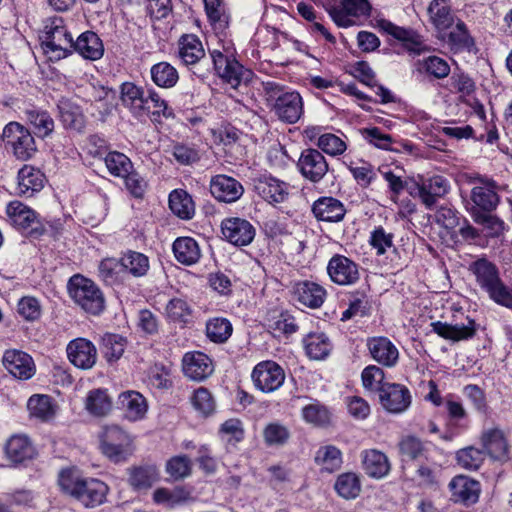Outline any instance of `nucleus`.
Segmentation results:
<instances>
[{
  "label": "nucleus",
  "instance_id": "f257e3e1",
  "mask_svg": "<svg viewBox=\"0 0 512 512\" xmlns=\"http://www.w3.org/2000/svg\"><path fill=\"white\" fill-rule=\"evenodd\" d=\"M58 483L66 494L88 508L104 503L109 491L105 482L92 477H83L77 471L71 469L60 472Z\"/></svg>",
  "mask_w": 512,
  "mask_h": 512
},
{
  "label": "nucleus",
  "instance_id": "f03ea898",
  "mask_svg": "<svg viewBox=\"0 0 512 512\" xmlns=\"http://www.w3.org/2000/svg\"><path fill=\"white\" fill-rule=\"evenodd\" d=\"M469 271L475 276L476 283L485 291L496 304H510L511 294L508 287L500 277L498 267L486 258H479L472 262Z\"/></svg>",
  "mask_w": 512,
  "mask_h": 512
},
{
  "label": "nucleus",
  "instance_id": "7ed1b4c3",
  "mask_svg": "<svg viewBox=\"0 0 512 512\" xmlns=\"http://www.w3.org/2000/svg\"><path fill=\"white\" fill-rule=\"evenodd\" d=\"M99 441L102 454L113 463L127 461L135 451L134 437L117 424L104 426Z\"/></svg>",
  "mask_w": 512,
  "mask_h": 512
},
{
  "label": "nucleus",
  "instance_id": "20e7f679",
  "mask_svg": "<svg viewBox=\"0 0 512 512\" xmlns=\"http://www.w3.org/2000/svg\"><path fill=\"white\" fill-rule=\"evenodd\" d=\"M266 99L271 103L278 118L287 123H296L303 114V101L298 92H284L282 86L268 81L263 84Z\"/></svg>",
  "mask_w": 512,
  "mask_h": 512
},
{
  "label": "nucleus",
  "instance_id": "39448f33",
  "mask_svg": "<svg viewBox=\"0 0 512 512\" xmlns=\"http://www.w3.org/2000/svg\"><path fill=\"white\" fill-rule=\"evenodd\" d=\"M68 292L73 301L92 315L100 314L105 307L103 293L98 286L81 275H74L68 282Z\"/></svg>",
  "mask_w": 512,
  "mask_h": 512
},
{
  "label": "nucleus",
  "instance_id": "423d86ee",
  "mask_svg": "<svg viewBox=\"0 0 512 512\" xmlns=\"http://www.w3.org/2000/svg\"><path fill=\"white\" fill-rule=\"evenodd\" d=\"M73 41L61 18H54L45 25L42 47L51 60H59L72 53Z\"/></svg>",
  "mask_w": 512,
  "mask_h": 512
},
{
  "label": "nucleus",
  "instance_id": "0eeeda50",
  "mask_svg": "<svg viewBox=\"0 0 512 512\" xmlns=\"http://www.w3.org/2000/svg\"><path fill=\"white\" fill-rule=\"evenodd\" d=\"M2 141L5 148L11 149L20 160L32 158L37 150L30 131L18 122H10L4 127Z\"/></svg>",
  "mask_w": 512,
  "mask_h": 512
},
{
  "label": "nucleus",
  "instance_id": "6e6552de",
  "mask_svg": "<svg viewBox=\"0 0 512 512\" xmlns=\"http://www.w3.org/2000/svg\"><path fill=\"white\" fill-rule=\"evenodd\" d=\"M326 11L338 27L348 28L370 15L371 4L368 0H341L339 5L329 6Z\"/></svg>",
  "mask_w": 512,
  "mask_h": 512
},
{
  "label": "nucleus",
  "instance_id": "1a4fd4ad",
  "mask_svg": "<svg viewBox=\"0 0 512 512\" xmlns=\"http://www.w3.org/2000/svg\"><path fill=\"white\" fill-rule=\"evenodd\" d=\"M226 54L214 49L211 51V58L217 74L232 88H237L243 80H247L250 71L245 70L243 66L232 58V53L228 48H224Z\"/></svg>",
  "mask_w": 512,
  "mask_h": 512
},
{
  "label": "nucleus",
  "instance_id": "9d476101",
  "mask_svg": "<svg viewBox=\"0 0 512 512\" xmlns=\"http://www.w3.org/2000/svg\"><path fill=\"white\" fill-rule=\"evenodd\" d=\"M251 378L258 390L264 393H271L283 385L285 372L278 363L267 360L259 362L254 367Z\"/></svg>",
  "mask_w": 512,
  "mask_h": 512
},
{
  "label": "nucleus",
  "instance_id": "9b49d317",
  "mask_svg": "<svg viewBox=\"0 0 512 512\" xmlns=\"http://www.w3.org/2000/svg\"><path fill=\"white\" fill-rule=\"evenodd\" d=\"M223 238L237 247L249 245L255 235V227L246 219L240 217L226 218L221 222Z\"/></svg>",
  "mask_w": 512,
  "mask_h": 512
},
{
  "label": "nucleus",
  "instance_id": "f8f14e48",
  "mask_svg": "<svg viewBox=\"0 0 512 512\" xmlns=\"http://www.w3.org/2000/svg\"><path fill=\"white\" fill-rule=\"evenodd\" d=\"M327 273L332 282L347 286L355 284L360 278L359 265L350 258L335 254L327 264Z\"/></svg>",
  "mask_w": 512,
  "mask_h": 512
},
{
  "label": "nucleus",
  "instance_id": "ddd939ff",
  "mask_svg": "<svg viewBox=\"0 0 512 512\" xmlns=\"http://www.w3.org/2000/svg\"><path fill=\"white\" fill-rule=\"evenodd\" d=\"M5 369L16 379L29 380L36 373L33 358L26 352L18 349H8L2 358Z\"/></svg>",
  "mask_w": 512,
  "mask_h": 512
},
{
  "label": "nucleus",
  "instance_id": "4468645a",
  "mask_svg": "<svg viewBox=\"0 0 512 512\" xmlns=\"http://www.w3.org/2000/svg\"><path fill=\"white\" fill-rule=\"evenodd\" d=\"M209 187L211 195L217 201L224 203H234L244 193V187L237 179L224 174L213 176Z\"/></svg>",
  "mask_w": 512,
  "mask_h": 512
},
{
  "label": "nucleus",
  "instance_id": "2eb2a0df",
  "mask_svg": "<svg viewBox=\"0 0 512 512\" xmlns=\"http://www.w3.org/2000/svg\"><path fill=\"white\" fill-rule=\"evenodd\" d=\"M381 405L391 413H401L411 404L409 390L400 384H383L379 389Z\"/></svg>",
  "mask_w": 512,
  "mask_h": 512
},
{
  "label": "nucleus",
  "instance_id": "dca6fc26",
  "mask_svg": "<svg viewBox=\"0 0 512 512\" xmlns=\"http://www.w3.org/2000/svg\"><path fill=\"white\" fill-rule=\"evenodd\" d=\"M118 407L123 413L124 419L129 422L141 421L148 412L146 398L135 390H127L119 394Z\"/></svg>",
  "mask_w": 512,
  "mask_h": 512
},
{
  "label": "nucleus",
  "instance_id": "f3484780",
  "mask_svg": "<svg viewBox=\"0 0 512 512\" xmlns=\"http://www.w3.org/2000/svg\"><path fill=\"white\" fill-rule=\"evenodd\" d=\"M298 168L306 179L319 182L328 171V163L321 152L316 149H306L298 160Z\"/></svg>",
  "mask_w": 512,
  "mask_h": 512
},
{
  "label": "nucleus",
  "instance_id": "a211bd4d",
  "mask_svg": "<svg viewBox=\"0 0 512 512\" xmlns=\"http://www.w3.org/2000/svg\"><path fill=\"white\" fill-rule=\"evenodd\" d=\"M184 375L194 381H203L214 371L212 360L199 351L188 352L183 356Z\"/></svg>",
  "mask_w": 512,
  "mask_h": 512
},
{
  "label": "nucleus",
  "instance_id": "6ab92c4d",
  "mask_svg": "<svg viewBox=\"0 0 512 512\" xmlns=\"http://www.w3.org/2000/svg\"><path fill=\"white\" fill-rule=\"evenodd\" d=\"M66 350L70 362L78 368L90 369L96 363V347L85 338H77L70 341Z\"/></svg>",
  "mask_w": 512,
  "mask_h": 512
},
{
  "label": "nucleus",
  "instance_id": "aec40b11",
  "mask_svg": "<svg viewBox=\"0 0 512 512\" xmlns=\"http://www.w3.org/2000/svg\"><path fill=\"white\" fill-rule=\"evenodd\" d=\"M326 290L313 281H299L293 285L294 298L308 308H319L326 298Z\"/></svg>",
  "mask_w": 512,
  "mask_h": 512
},
{
  "label": "nucleus",
  "instance_id": "412c9836",
  "mask_svg": "<svg viewBox=\"0 0 512 512\" xmlns=\"http://www.w3.org/2000/svg\"><path fill=\"white\" fill-rule=\"evenodd\" d=\"M45 175L34 166L24 165L17 174V194L32 197L42 190L45 183Z\"/></svg>",
  "mask_w": 512,
  "mask_h": 512
},
{
  "label": "nucleus",
  "instance_id": "4be33fe9",
  "mask_svg": "<svg viewBox=\"0 0 512 512\" xmlns=\"http://www.w3.org/2000/svg\"><path fill=\"white\" fill-rule=\"evenodd\" d=\"M481 443L491 458L499 461L508 460L509 445L500 428L485 429L481 435Z\"/></svg>",
  "mask_w": 512,
  "mask_h": 512
},
{
  "label": "nucleus",
  "instance_id": "5701e85b",
  "mask_svg": "<svg viewBox=\"0 0 512 512\" xmlns=\"http://www.w3.org/2000/svg\"><path fill=\"white\" fill-rule=\"evenodd\" d=\"M312 212L317 220L340 222L346 214V209L344 204L334 197H320L313 203Z\"/></svg>",
  "mask_w": 512,
  "mask_h": 512
},
{
  "label": "nucleus",
  "instance_id": "b1692460",
  "mask_svg": "<svg viewBox=\"0 0 512 512\" xmlns=\"http://www.w3.org/2000/svg\"><path fill=\"white\" fill-rule=\"evenodd\" d=\"M146 95L144 88L132 82H125L120 87L122 105L129 110L136 119L144 118L143 102Z\"/></svg>",
  "mask_w": 512,
  "mask_h": 512
},
{
  "label": "nucleus",
  "instance_id": "393cba45",
  "mask_svg": "<svg viewBox=\"0 0 512 512\" xmlns=\"http://www.w3.org/2000/svg\"><path fill=\"white\" fill-rule=\"evenodd\" d=\"M127 474L128 483L135 491H146L159 480V470L152 464L129 467Z\"/></svg>",
  "mask_w": 512,
  "mask_h": 512
},
{
  "label": "nucleus",
  "instance_id": "a878e982",
  "mask_svg": "<svg viewBox=\"0 0 512 512\" xmlns=\"http://www.w3.org/2000/svg\"><path fill=\"white\" fill-rule=\"evenodd\" d=\"M27 410L31 418L49 422L55 418L58 406L49 395L33 394L27 401Z\"/></svg>",
  "mask_w": 512,
  "mask_h": 512
},
{
  "label": "nucleus",
  "instance_id": "bb28decb",
  "mask_svg": "<svg viewBox=\"0 0 512 512\" xmlns=\"http://www.w3.org/2000/svg\"><path fill=\"white\" fill-rule=\"evenodd\" d=\"M368 348L372 358L383 366L393 367L399 359L398 349L386 337L371 338Z\"/></svg>",
  "mask_w": 512,
  "mask_h": 512
},
{
  "label": "nucleus",
  "instance_id": "cd10ccee",
  "mask_svg": "<svg viewBox=\"0 0 512 512\" xmlns=\"http://www.w3.org/2000/svg\"><path fill=\"white\" fill-rule=\"evenodd\" d=\"M449 488L452 493V498L456 502L473 504L477 502L479 498V482L469 477L461 475L454 477L449 483Z\"/></svg>",
  "mask_w": 512,
  "mask_h": 512
},
{
  "label": "nucleus",
  "instance_id": "c85d7f7f",
  "mask_svg": "<svg viewBox=\"0 0 512 512\" xmlns=\"http://www.w3.org/2000/svg\"><path fill=\"white\" fill-rule=\"evenodd\" d=\"M5 454L13 463H22L35 455V448L27 435H12L6 442Z\"/></svg>",
  "mask_w": 512,
  "mask_h": 512
},
{
  "label": "nucleus",
  "instance_id": "c756f323",
  "mask_svg": "<svg viewBox=\"0 0 512 512\" xmlns=\"http://www.w3.org/2000/svg\"><path fill=\"white\" fill-rule=\"evenodd\" d=\"M72 51H76L83 58L88 60H98L104 54L102 40L93 31L83 32L73 41Z\"/></svg>",
  "mask_w": 512,
  "mask_h": 512
},
{
  "label": "nucleus",
  "instance_id": "7c9ffc66",
  "mask_svg": "<svg viewBox=\"0 0 512 512\" xmlns=\"http://www.w3.org/2000/svg\"><path fill=\"white\" fill-rule=\"evenodd\" d=\"M447 191L448 183L439 175L423 180L421 185L418 183V197L427 208H432Z\"/></svg>",
  "mask_w": 512,
  "mask_h": 512
},
{
  "label": "nucleus",
  "instance_id": "2f4dec72",
  "mask_svg": "<svg viewBox=\"0 0 512 512\" xmlns=\"http://www.w3.org/2000/svg\"><path fill=\"white\" fill-rule=\"evenodd\" d=\"M480 185L474 186L471 191V200L482 211L490 212L499 203V196L495 191L493 181L479 179Z\"/></svg>",
  "mask_w": 512,
  "mask_h": 512
},
{
  "label": "nucleus",
  "instance_id": "473e14b6",
  "mask_svg": "<svg viewBox=\"0 0 512 512\" xmlns=\"http://www.w3.org/2000/svg\"><path fill=\"white\" fill-rule=\"evenodd\" d=\"M362 464L365 473L375 479L385 477L391 468L388 457L383 452L376 449L362 452Z\"/></svg>",
  "mask_w": 512,
  "mask_h": 512
},
{
  "label": "nucleus",
  "instance_id": "72a5a7b5",
  "mask_svg": "<svg viewBox=\"0 0 512 512\" xmlns=\"http://www.w3.org/2000/svg\"><path fill=\"white\" fill-rule=\"evenodd\" d=\"M433 331L444 339L451 341H461L472 338L476 333V324L474 320H469L468 324H448L440 321L432 322Z\"/></svg>",
  "mask_w": 512,
  "mask_h": 512
},
{
  "label": "nucleus",
  "instance_id": "f704fd0d",
  "mask_svg": "<svg viewBox=\"0 0 512 512\" xmlns=\"http://www.w3.org/2000/svg\"><path fill=\"white\" fill-rule=\"evenodd\" d=\"M427 12L430 22L438 31H445L451 28L458 19L446 0L431 1Z\"/></svg>",
  "mask_w": 512,
  "mask_h": 512
},
{
  "label": "nucleus",
  "instance_id": "c9c22d12",
  "mask_svg": "<svg viewBox=\"0 0 512 512\" xmlns=\"http://www.w3.org/2000/svg\"><path fill=\"white\" fill-rule=\"evenodd\" d=\"M448 34V44L454 52H473L476 51L474 38L470 35L466 24L457 19Z\"/></svg>",
  "mask_w": 512,
  "mask_h": 512
},
{
  "label": "nucleus",
  "instance_id": "e433bc0d",
  "mask_svg": "<svg viewBox=\"0 0 512 512\" xmlns=\"http://www.w3.org/2000/svg\"><path fill=\"white\" fill-rule=\"evenodd\" d=\"M255 187L258 194L269 203H281L288 195L287 184L272 177L260 179Z\"/></svg>",
  "mask_w": 512,
  "mask_h": 512
},
{
  "label": "nucleus",
  "instance_id": "4c0bfd02",
  "mask_svg": "<svg viewBox=\"0 0 512 512\" xmlns=\"http://www.w3.org/2000/svg\"><path fill=\"white\" fill-rule=\"evenodd\" d=\"M144 118L149 117L152 121H159L161 117L173 116V111L168 107L167 102L154 90H146L143 102Z\"/></svg>",
  "mask_w": 512,
  "mask_h": 512
},
{
  "label": "nucleus",
  "instance_id": "58836bf2",
  "mask_svg": "<svg viewBox=\"0 0 512 512\" xmlns=\"http://www.w3.org/2000/svg\"><path fill=\"white\" fill-rule=\"evenodd\" d=\"M205 56L200 39L193 34L183 35L179 40V57L186 65H193Z\"/></svg>",
  "mask_w": 512,
  "mask_h": 512
},
{
  "label": "nucleus",
  "instance_id": "ea45409f",
  "mask_svg": "<svg viewBox=\"0 0 512 512\" xmlns=\"http://www.w3.org/2000/svg\"><path fill=\"white\" fill-rule=\"evenodd\" d=\"M376 27L400 41L402 47L409 53L416 52V35L413 30L396 26L391 21L382 18L376 19Z\"/></svg>",
  "mask_w": 512,
  "mask_h": 512
},
{
  "label": "nucleus",
  "instance_id": "a19ab883",
  "mask_svg": "<svg viewBox=\"0 0 512 512\" xmlns=\"http://www.w3.org/2000/svg\"><path fill=\"white\" fill-rule=\"evenodd\" d=\"M175 258L182 264H195L201 256L198 243L191 237H179L173 243Z\"/></svg>",
  "mask_w": 512,
  "mask_h": 512
},
{
  "label": "nucleus",
  "instance_id": "79ce46f5",
  "mask_svg": "<svg viewBox=\"0 0 512 512\" xmlns=\"http://www.w3.org/2000/svg\"><path fill=\"white\" fill-rule=\"evenodd\" d=\"M169 207L176 216L184 220L191 219L195 214L192 197L182 189H176L170 193Z\"/></svg>",
  "mask_w": 512,
  "mask_h": 512
},
{
  "label": "nucleus",
  "instance_id": "37998d69",
  "mask_svg": "<svg viewBox=\"0 0 512 512\" xmlns=\"http://www.w3.org/2000/svg\"><path fill=\"white\" fill-rule=\"evenodd\" d=\"M302 419L316 427H326L331 423L332 413L328 407L319 401H313L301 409Z\"/></svg>",
  "mask_w": 512,
  "mask_h": 512
},
{
  "label": "nucleus",
  "instance_id": "c03bdc74",
  "mask_svg": "<svg viewBox=\"0 0 512 512\" xmlns=\"http://www.w3.org/2000/svg\"><path fill=\"white\" fill-rule=\"evenodd\" d=\"M58 108L60 121L65 128L75 131H81L84 128L85 119L79 106L68 100H62Z\"/></svg>",
  "mask_w": 512,
  "mask_h": 512
},
{
  "label": "nucleus",
  "instance_id": "a18cd8bd",
  "mask_svg": "<svg viewBox=\"0 0 512 512\" xmlns=\"http://www.w3.org/2000/svg\"><path fill=\"white\" fill-rule=\"evenodd\" d=\"M306 354L314 360H322L331 351V343L324 333H310L304 340Z\"/></svg>",
  "mask_w": 512,
  "mask_h": 512
},
{
  "label": "nucleus",
  "instance_id": "49530a36",
  "mask_svg": "<svg viewBox=\"0 0 512 512\" xmlns=\"http://www.w3.org/2000/svg\"><path fill=\"white\" fill-rule=\"evenodd\" d=\"M6 213L12 223L21 229L31 227L37 219L35 211L19 201L10 202L7 205Z\"/></svg>",
  "mask_w": 512,
  "mask_h": 512
},
{
  "label": "nucleus",
  "instance_id": "de8ad7c7",
  "mask_svg": "<svg viewBox=\"0 0 512 512\" xmlns=\"http://www.w3.org/2000/svg\"><path fill=\"white\" fill-rule=\"evenodd\" d=\"M123 272L133 277H142L147 274L150 263L148 257L140 252L128 251L121 257Z\"/></svg>",
  "mask_w": 512,
  "mask_h": 512
},
{
  "label": "nucleus",
  "instance_id": "09e8293b",
  "mask_svg": "<svg viewBox=\"0 0 512 512\" xmlns=\"http://www.w3.org/2000/svg\"><path fill=\"white\" fill-rule=\"evenodd\" d=\"M25 116L37 136L44 138L53 132L54 120L46 111L28 109L25 111Z\"/></svg>",
  "mask_w": 512,
  "mask_h": 512
},
{
  "label": "nucleus",
  "instance_id": "8fccbe9b",
  "mask_svg": "<svg viewBox=\"0 0 512 512\" xmlns=\"http://www.w3.org/2000/svg\"><path fill=\"white\" fill-rule=\"evenodd\" d=\"M207 17L217 33H223L228 27L229 17L222 0H203Z\"/></svg>",
  "mask_w": 512,
  "mask_h": 512
},
{
  "label": "nucleus",
  "instance_id": "3c124183",
  "mask_svg": "<svg viewBox=\"0 0 512 512\" xmlns=\"http://www.w3.org/2000/svg\"><path fill=\"white\" fill-rule=\"evenodd\" d=\"M418 71L435 79H444L450 73V65L445 59L430 55L418 61Z\"/></svg>",
  "mask_w": 512,
  "mask_h": 512
},
{
  "label": "nucleus",
  "instance_id": "603ef678",
  "mask_svg": "<svg viewBox=\"0 0 512 512\" xmlns=\"http://www.w3.org/2000/svg\"><path fill=\"white\" fill-rule=\"evenodd\" d=\"M153 82L162 88H171L177 83L179 76L176 68L168 62H159L151 67Z\"/></svg>",
  "mask_w": 512,
  "mask_h": 512
},
{
  "label": "nucleus",
  "instance_id": "864d4df0",
  "mask_svg": "<svg viewBox=\"0 0 512 512\" xmlns=\"http://www.w3.org/2000/svg\"><path fill=\"white\" fill-rule=\"evenodd\" d=\"M315 462L322 469L334 472L342 465V453L336 446H322L316 452Z\"/></svg>",
  "mask_w": 512,
  "mask_h": 512
},
{
  "label": "nucleus",
  "instance_id": "5fc2aeb1",
  "mask_svg": "<svg viewBox=\"0 0 512 512\" xmlns=\"http://www.w3.org/2000/svg\"><path fill=\"white\" fill-rule=\"evenodd\" d=\"M441 486V469L437 465L418 468V488L423 492H438Z\"/></svg>",
  "mask_w": 512,
  "mask_h": 512
},
{
  "label": "nucleus",
  "instance_id": "6e6d98bb",
  "mask_svg": "<svg viewBox=\"0 0 512 512\" xmlns=\"http://www.w3.org/2000/svg\"><path fill=\"white\" fill-rule=\"evenodd\" d=\"M86 410L94 416H104L111 409V400L106 390L95 389L88 393L85 401Z\"/></svg>",
  "mask_w": 512,
  "mask_h": 512
},
{
  "label": "nucleus",
  "instance_id": "4d7b16f0",
  "mask_svg": "<svg viewBox=\"0 0 512 512\" xmlns=\"http://www.w3.org/2000/svg\"><path fill=\"white\" fill-rule=\"evenodd\" d=\"M232 331V324L226 318L215 317L206 324V335L215 343L226 342L230 338Z\"/></svg>",
  "mask_w": 512,
  "mask_h": 512
},
{
  "label": "nucleus",
  "instance_id": "13d9d810",
  "mask_svg": "<svg viewBox=\"0 0 512 512\" xmlns=\"http://www.w3.org/2000/svg\"><path fill=\"white\" fill-rule=\"evenodd\" d=\"M104 162L109 173L121 179L133 168L131 160L125 154L117 151L109 152L105 156Z\"/></svg>",
  "mask_w": 512,
  "mask_h": 512
},
{
  "label": "nucleus",
  "instance_id": "bf43d9fd",
  "mask_svg": "<svg viewBox=\"0 0 512 512\" xmlns=\"http://www.w3.org/2000/svg\"><path fill=\"white\" fill-rule=\"evenodd\" d=\"M193 408L202 416H209L215 411V400L210 391L204 387L196 389L191 397Z\"/></svg>",
  "mask_w": 512,
  "mask_h": 512
},
{
  "label": "nucleus",
  "instance_id": "052dcab7",
  "mask_svg": "<svg viewBox=\"0 0 512 512\" xmlns=\"http://www.w3.org/2000/svg\"><path fill=\"white\" fill-rule=\"evenodd\" d=\"M335 490L345 499L356 498L361 490L359 478L354 473H344L337 478Z\"/></svg>",
  "mask_w": 512,
  "mask_h": 512
},
{
  "label": "nucleus",
  "instance_id": "680f3d73",
  "mask_svg": "<svg viewBox=\"0 0 512 512\" xmlns=\"http://www.w3.org/2000/svg\"><path fill=\"white\" fill-rule=\"evenodd\" d=\"M165 312L170 321L186 323L191 316L192 309L187 301L181 298H173L167 303Z\"/></svg>",
  "mask_w": 512,
  "mask_h": 512
},
{
  "label": "nucleus",
  "instance_id": "e2e57ef3",
  "mask_svg": "<svg viewBox=\"0 0 512 512\" xmlns=\"http://www.w3.org/2000/svg\"><path fill=\"white\" fill-rule=\"evenodd\" d=\"M192 471L190 459L185 455L174 456L166 463V472L174 480L188 477Z\"/></svg>",
  "mask_w": 512,
  "mask_h": 512
},
{
  "label": "nucleus",
  "instance_id": "0e129e2a",
  "mask_svg": "<svg viewBox=\"0 0 512 512\" xmlns=\"http://www.w3.org/2000/svg\"><path fill=\"white\" fill-rule=\"evenodd\" d=\"M17 313L26 321H36L41 317L42 307L35 297H22L17 304Z\"/></svg>",
  "mask_w": 512,
  "mask_h": 512
},
{
  "label": "nucleus",
  "instance_id": "69168bd1",
  "mask_svg": "<svg viewBox=\"0 0 512 512\" xmlns=\"http://www.w3.org/2000/svg\"><path fill=\"white\" fill-rule=\"evenodd\" d=\"M316 144L323 152L331 156L341 155L347 149L345 141L332 133L319 136Z\"/></svg>",
  "mask_w": 512,
  "mask_h": 512
},
{
  "label": "nucleus",
  "instance_id": "338daca9",
  "mask_svg": "<svg viewBox=\"0 0 512 512\" xmlns=\"http://www.w3.org/2000/svg\"><path fill=\"white\" fill-rule=\"evenodd\" d=\"M103 354L109 361L118 360L125 349L124 339L116 334H106L103 339Z\"/></svg>",
  "mask_w": 512,
  "mask_h": 512
},
{
  "label": "nucleus",
  "instance_id": "774afa93",
  "mask_svg": "<svg viewBox=\"0 0 512 512\" xmlns=\"http://www.w3.org/2000/svg\"><path fill=\"white\" fill-rule=\"evenodd\" d=\"M484 460V452L475 447H467L457 452V461L466 469L476 470Z\"/></svg>",
  "mask_w": 512,
  "mask_h": 512
}]
</instances>
